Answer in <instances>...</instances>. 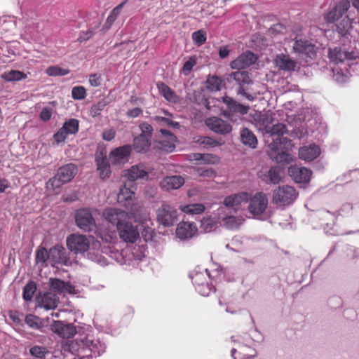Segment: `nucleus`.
I'll list each match as a JSON object with an SVG mask.
<instances>
[{
  "instance_id": "f257e3e1",
  "label": "nucleus",
  "mask_w": 359,
  "mask_h": 359,
  "mask_svg": "<svg viewBox=\"0 0 359 359\" xmlns=\"http://www.w3.org/2000/svg\"><path fill=\"white\" fill-rule=\"evenodd\" d=\"M78 172L77 167L73 163H68L60 167L54 177L47 182V187L53 190L60 188L71 182Z\"/></svg>"
},
{
  "instance_id": "f03ea898",
  "label": "nucleus",
  "mask_w": 359,
  "mask_h": 359,
  "mask_svg": "<svg viewBox=\"0 0 359 359\" xmlns=\"http://www.w3.org/2000/svg\"><path fill=\"white\" fill-rule=\"evenodd\" d=\"M298 196L296 189L288 185L278 187L273 191L272 203L278 206L292 204Z\"/></svg>"
},
{
  "instance_id": "7ed1b4c3",
  "label": "nucleus",
  "mask_w": 359,
  "mask_h": 359,
  "mask_svg": "<svg viewBox=\"0 0 359 359\" xmlns=\"http://www.w3.org/2000/svg\"><path fill=\"white\" fill-rule=\"evenodd\" d=\"M130 220L131 219H126L116 228V230L121 241L133 244L139 239L140 233L137 226Z\"/></svg>"
},
{
  "instance_id": "20e7f679",
  "label": "nucleus",
  "mask_w": 359,
  "mask_h": 359,
  "mask_svg": "<svg viewBox=\"0 0 359 359\" xmlns=\"http://www.w3.org/2000/svg\"><path fill=\"white\" fill-rule=\"evenodd\" d=\"M156 219L164 226H171L177 221V211L174 206L163 203L156 210Z\"/></svg>"
},
{
  "instance_id": "39448f33",
  "label": "nucleus",
  "mask_w": 359,
  "mask_h": 359,
  "mask_svg": "<svg viewBox=\"0 0 359 359\" xmlns=\"http://www.w3.org/2000/svg\"><path fill=\"white\" fill-rule=\"evenodd\" d=\"M76 226L85 232H91L96 229L95 220L88 208H81L75 213Z\"/></svg>"
},
{
  "instance_id": "423d86ee",
  "label": "nucleus",
  "mask_w": 359,
  "mask_h": 359,
  "mask_svg": "<svg viewBox=\"0 0 359 359\" xmlns=\"http://www.w3.org/2000/svg\"><path fill=\"white\" fill-rule=\"evenodd\" d=\"M68 249L75 254H83L89 249L90 242L88 238L81 234L72 233L67 238Z\"/></svg>"
},
{
  "instance_id": "0eeeda50",
  "label": "nucleus",
  "mask_w": 359,
  "mask_h": 359,
  "mask_svg": "<svg viewBox=\"0 0 359 359\" xmlns=\"http://www.w3.org/2000/svg\"><path fill=\"white\" fill-rule=\"evenodd\" d=\"M103 218L117 228L126 219H132V214L118 208H107L102 212Z\"/></svg>"
},
{
  "instance_id": "6e6552de",
  "label": "nucleus",
  "mask_w": 359,
  "mask_h": 359,
  "mask_svg": "<svg viewBox=\"0 0 359 359\" xmlns=\"http://www.w3.org/2000/svg\"><path fill=\"white\" fill-rule=\"evenodd\" d=\"M248 201V210L255 216L262 215L268 205V198L266 194L264 192L256 193L252 197H249Z\"/></svg>"
},
{
  "instance_id": "1a4fd4ad",
  "label": "nucleus",
  "mask_w": 359,
  "mask_h": 359,
  "mask_svg": "<svg viewBox=\"0 0 359 359\" xmlns=\"http://www.w3.org/2000/svg\"><path fill=\"white\" fill-rule=\"evenodd\" d=\"M79 129V122L76 118H70L65 121L61 128L53 135L57 143L65 142L69 135H75Z\"/></svg>"
},
{
  "instance_id": "9d476101",
  "label": "nucleus",
  "mask_w": 359,
  "mask_h": 359,
  "mask_svg": "<svg viewBox=\"0 0 359 359\" xmlns=\"http://www.w3.org/2000/svg\"><path fill=\"white\" fill-rule=\"evenodd\" d=\"M230 79L235 81L236 83L239 85L240 87L238 90V94L244 96L250 101L254 100L255 97L250 94L247 93L244 88L245 85H248L252 82L248 72L238 70L232 72L230 74Z\"/></svg>"
},
{
  "instance_id": "9b49d317",
  "label": "nucleus",
  "mask_w": 359,
  "mask_h": 359,
  "mask_svg": "<svg viewBox=\"0 0 359 359\" xmlns=\"http://www.w3.org/2000/svg\"><path fill=\"white\" fill-rule=\"evenodd\" d=\"M350 8L348 0H341L338 2L328 13H325L324 20L327 23H333L341 18Z\"/></svg>"
},
{
  "instance_id": "f8f14e48",
  "label": "nucleus",
  "mask_w": 359,
  "mask_h": 359,
  "mask_svg": "<svg viewBox=\"0 0 359 359\" xmlns=\"http://www.w3.org/2000/svg\"><path fill=\"white\" fill-rule=\"evenodd\" d=\"M293 51L296 53L305 55L313 59L316 55V47L310 41L296 38L292 46Z\"/></svg>"
},
{
  "instance_id": "ddd939ff",
  "label": "nucleus",
  "mask_w": 359,
  "mask_h": 359,
  "mask_svg": "<svg viewBox=\"0 0 359 359\" xmlns=\"http://www.w3.org/2000/svg\"><path fill=\"white\" fill-rule=\"evenodd\" d=\"M205 123L210 130L218 134L225 135L232 130L231 124L219 117L208 118Z\"/></svg>"
},
{
  "instance_id": "4468645a",
  "label": "nucleus",
  "mask_w": 359,
  "mask_h": 359,
  "mask_svg": "<svg viewBox=\"0 0 359 359\" xmlns=\"http://www.w3.org/2000/svg\"><path fill=\"white\" fill-rule=\"evenodd\" d=\"M288 175L297 183H309L311 180L312 171L305 167L294 165L288 168Z\"/></svg>"
},
{
  "instance_id": "2eb2a0df",
  "label": "nucleus",
  "mask_w": 359,
  "mask_h": 359,
  "mask_svg": "<svg viewBox=\"0 0 359 359\" xmlns=\"http://www.w3.org/2000/svg\"><path fill=\"white\" fill-rule=\"evenodd\" d=\"M257 61L256 55L251 51L247 50L233 60L230 66L238 70L244 69Z\"/></svg>"
},
{
  "instance_id": "dca6fc26",
  "label": "nucleus",
  "mask_w": 359,
  "mask_h": 359,
  "mask_svg": "<svg viewBox=\"0 0 359 359\" xmlns=\"http://www.w3.org/2000/svg\"><path fill=\"white\" fill-rule=\"evenodd\" d=\"M58 302V297L52 292L39 294L36 298V306L43 308L46 311L55 309L57 306Z\"/></svg>"
},
{
  "instance_id": "f3484780",
  "label": "nucleus",
  "mask_w": 359,
  "mask_h": 359,
  "mask_svg": "<svg viewBox=\"0 0 359 359\" xmlns=\"http://www.w3.org/2000/svg\"><path fill=\"white\" fill-rule=\"evenodd\" d=\"M131 149L132 147L129 144L118 147L110 152L109 159L113 164L123 163L128 161Z\"/></svg>"
},
{
  "instance_id": "a211bd4d",
  "label": "nucleus",
  "mask_w": 359,
  "mask_h": 359,
  "mask_svg": "<svg viewBox=\"0 0 359 359\" xmlns=\"http://www.w3.org/2000/svg\"><path fill=\"white\" fill-rule=\"evenodd\" d=\"M321 152V149L318 145L315 143L309 146H304L299 148L298 151L299 158L305 161H312L317 158Z\"/></svg>"
},
{
  "instance_id": "6ab92c4d",
  "label": "nucleus",
  "mask_w": 359,
  "mask_h": 359,
  "mask_svg": "<svg viewBox=\"0 0 359 359\" xmlns=\"http://www.w3.org/2000/svg\"><path fill=\"white\" fill-rule=\"evenodd\" d=\"M51 327L53 331L66 339L73 337L76 333L75 326L72 324H65L61 321H54Z\"/></svg>"
},
{
  "instance_id": "aec40b11",
  "label": "nucleus",
  "mask_w": 359,
  "mask_h": 359,
  "mask_svg": "<svg viewBox=\"0 0 359 359\" xmlns=\"http://www.w3.org/2000/svg\"><path fill=\"white\" fill-rule=\"evenodd\" d=\"M330 60L336 64L344 62L345 60H353L355 58L353 52H348L341 48L336 47L329 51Z\"/></svg>"
},
{
  "instance_id": "412c9836",
  "label": "nucleus",
  "mask_w": 359,
  "mask_h": 359,
  "mask_svg": "<svg viewBox=\"0 0 359 359\" xmlns=\"http://www.w3.org/2000/svg\"><path fill=\"white\" fill-rule=\"evenodd\" d=\"M197 232L194 222H183L178 224L176 234L180 239H187L193 237Z\"/></svg>"
},
{
  "instance_id": "4be33fe9",
  "label": "nucleus",
  "mask_w": 359,
  "mask_h": 359,
  "mask_svg": "<svg viewBox=\"0 0 359 359\" xmlns=\"http://www.w3.org/2000/svg\"><path fill=\"white\" fill-rule=\"evenodd\" d=\"M50 289L60 294H74L75 288L69 283H66L58 278H50Z\"/></svg>"
},
{
  "instance_id": "5701e85b",
  "label": "nucleus",
  "mask_w": 359,
  "mask_h": 359,
  "mask_svg": "<svg viewBox=\"0 0 359 359\" xmlns=\"http://www.w3.org/2000/svg\"><path fill=\"white\" fill-rule=\"evenodd\" d=\"M277 144L278 142L273 141V142L269 145L271 151L269 155L270 158L278 163H288L291 160L290 155L286 151H279Z\"/></svg>"
},
{
  "instance_id": "b1692460",
  "label": "nucleus",
  "mask_w": 359,
  "mask_h": 359,
  "mask_svg": "<svg viewBox=\"0 0 359 359\" xmlns=\"http://www.w3.org/2000/svg\"><path fill=\"white\" fill-rule=\"evenodd\" d=\"M184 184L183 177L179 175L167 176L160 182V186L165 190L177 189Z\"/></svg>"
},
{
  "instance_id": "393cba45",
  "label": "nucleus",
  "mask_w": 359,
  "mask_h": 359,
  "mask_svg": "<svg viewBox=\"0 0 359 359\" xmlns=\"http://www.w3.org/2000/svg\"><path fill=\"white\" fill-rule=\"evenodd\" d=\"M198 279H205V278L201 273H196L192 277L193 284L195 285L196 290L199 294L202 296L207 297L214 291V287L212 285L207 282L198 283Z\"/></svg>"
},
{
  "instance_id": "a878e982",
  "label": "nucleus",
  "mask_w": 359,
  "mask_h": 359,
  "mask_svg": "<svg viewBox=\"0 0 359 359\" xmlns=\"http://www.w3.org/2000/svg\"><path fill=\"white\" fill-rule=\"evenodd\" d=\"M248 199L249 194L243 191L226 196L224 199L223 203L226 207H233L234 209H236V207L238 206L243 202H248Z\"/></svg>"
},
{
  "instance_id": "bb28decb",
  "label": "nucleus",
  "mask_w": 359,
  "mask_h": 359,
  "mask_svg": "<svg viewBox=\"0 0 359 359\" xmlns=\"http://www.w3.org/2000/svg\"><path fill=\"white\" fill-rule=\"evenodd\" d=\"M223 102L226 104L227 108L231 113L245 115L248 114L250 106L240 104L233 100L231 97L225 96L223 97Z\"/></svg>"
},
{
  "instance_id": "cd10ccee",
  "label": "nucleus",
  "mask_w": 359,
  "mask_h": 359,
  "mask_svg": "<svg viewBox=\"0 0 359 359\" xmlns=\"http://www.w3.org/2000/svg\"><path fill=\"white\" fill-rule=\"evenodd\" d=\"M95 162L99 172V175L102 179L108 178L111 174L110 165L105 156L102 154H96Z\"/></svg>"
},
{
  "instance_id": "c85d7f7f",
  "label": "nucleus",
  "mask_w": 359,
  "mask_h": 359,
  "mask_svg": "<svg viewBox=\"0 0 359 359\" xmlns=\"http://www.w3.org/2000/svg\"><path fill=\"white\" fill-rule=\"evenodd\" d=\"M274 62L280 69L289 72L294 70L297 65V62L292 60L289 55L284 54L278 55Z\"/></svg>"
},
{
  "instance_id": "c756f323",
  "label": "nucleus",
  "mask_w": 359,
  "mask_h": 359,
  "mask_svg": "<svg viewBox=\"0 0 359 359\" xmlns=\"http://www.w3.org/2000/svg\"><path fill=\"white\" fill-rule=\"evenodd\" d=\"M126 175L129 180L133 182L138 179H147L149 174L144 169L143 165H136L127 170Z\"/></svg>"
},
{
  "instance_id": "7c9ffc66",
  "label": "nucleus",
  "mask_w": 359,
  "mask_h": 359,
  "mask_svg": "<svg viewBox=\"0 0 359 359\" xmlns=\"http://www.w3.org/2000/svg\"><path fill=\"white\" fill-rule=\"evenodd\" d=\"M151 146V139L144 135H140L133 140V147L137 153L147 152Z\"/></svg>"
},
{
  "instance_id": "2f4dec72",
  "label": "nucleus",
  "mask_w": 359,
  "mask_h": 359,
  "mask_svg": "<svg viewBox=\"0 0 359 359\" xmlns=\"http://www.w3.org/2000/svg\"><path fill=\"white\" fill-rule=\"evenodd\" d=\"M157 88L164 98L170 102L177 103L180 101L179 96L168 86L163 82L157 83Z\"/></svg>"
},
{
  "instance_id": "473e14b6",
  "label": "nucleus",
  "mask_w": 359,
  "mask_h": 359,
  "mask_svg": "<svg viewBox=\"0 0 359 359\" xmlns=\"http://www.w3.org/2000/svg\"><path fill=\"white\" fill-rule=\"evenodd\" d=\"M280 172L281 169L278 166L271 167L267 173L262 177V180L266 183L278 184L281 180Z\"/></svg>"
},
{
  "instance_id": "72a5a7b5",
  "label": "nucleus",
  "mask_w": 359,
  "mask_h": 359,
  "mask_svg": "<svg viewBox=\"0 0 359 359\" xmlns=\"http://www.w3.org/2000/svg\"><path fill=\"white\" fill-rule=\"evenodd\" d=\"M50 258L55 264L65 262L66 259L65 248L59 245L51 248L50 249Z\"/></svg>"
},
{
  "instance_id": "f704fd0d",
  "label": "nucleus",
  "mask_w": 359,
  "mask_h": 359,
  "mask_svg": "<svg viewBox=\"0 0 359 359\" xmlns=\"http://www.w3.org/2000/svg\"><path fill=\"white\" fill-rule=\"evenodd\" d=\"M241 139L245 145L251 148H255L257 144V140L255 134L247 128H243L241 132Z\"/></svg>"
},
{
  "instance_id": "c9c22d12",
  "label": "nucleus",
  "mask_w": 359,
  "mask_h": 359,
  "mask_svg": "<svg viewBox=\"0 0 359 359\" xmlns=\"http://www.w3.org/2000/svg\"><path fill=\"white\" fill-rule=\"evenodd\" d=\"M127 2H128L127 0L123 1L120 4L116 6L111 11V13L108 15V17H107V20L105 21V23L104 25V27L105 29H109L112 26V25L116 21V20L117 19V18L119 15V14L121 13L122 8L126 4Z\"/></svg>"
},
{
  "instance_id": "e433bc0d",
  "label": "nucleus",
  "mask_w": 359,
  "mask_h": 359,
  "mask_svg": "<svg viewBox=\"0 0 359 359\" xmlns=\"http://www.w3.org/2000/svg\"><path fill=\"white\" fill-rule=\"evenodd\" d=\"M244 219L241 217L226 216L223 218V226L229 230L237 229L243 224Z\"/></svg>"
},
{
  "instance_id": "4c0bfd02",
  "label": "nucleus",
  "mask_w": 359,
  "mask_h": 359,
  "mask_svg": "<svg viewBox=\"0 0 359 359\" xmlns=\"http://www.w3.org/2000/svg\"><path fill=\"white\" fill-rule=\"evenodd\" d=\"M1 78L6 81H19L27 78V74L19 70H11L5 72L1 75Z\"/></svg>"
},
{
  "instance_id": "58836bf2",
  "label": "nucleus",
  "mask_w": 359,
  "mask_h": 359,
  "mask_svg": "<svg viewBox=\"0 0 359 359\" xmlns=\"http://www.w3.org/2000/svg\"><path fill=\"white\" fill-rule=\"evenodd\" d=\"M264 130L266 133L270 134L271 136H282L284 134L287 133V129L285 124L278 123L273 125L272 126H266Z\"/></svg>"
},
{
  "instance_id": "ea45409f",
  "label": "nucleus",
  "mask_w": 359,
  "mask_h": 359,
  "mask_svg": "<svg viewBox=\"0 0 359 359\" xmlns=\"http://www.w3.org/2000/svg\"><path fill=\"white\" fill-rule=\"evenodd\" d=\"M135 197V192L130 189L126 187V185L123 188L121 189L118 194V201L119 203L126 202L124 205H129V203L126 202L131 201Z\"/></svg>"
},
{
  "instance_id": "a19ab883",
  "label": "nucleus",
  "mask_w": 359,
  "mask_h": 359,
  "mask_svg": "<svg viewBox=\"0 0 359 359\" xmlns=\"http://www.w3.org/2000/svg\"><path fill=\"white\" fill-rule=\"evenodd\" d=\"M194 142L198 143L205 148H213L220 145L217 140L207 136H199L195 137Z\"/></svg>"
},
{
  "instance_id": "79ce46f5",
  "label": "nucleus",
  "mask_w": 359,
  "mask_h": 359,
  "mask_svg": "<svg viewBox=\"0 0 359 359\" xmlns=\"http://www.w3.org/2000/svg\"><path fill=\"white\" fill-rule=\"evenodd\" d=\"M176 137L175 135H170V138H164L159 141L160 148L167 152H172L175 148V142Z\"/></svg>"
},
{
  "instance_id": "37998d69",
  "label": "nucleus",
  "mask_w": 359,
  "mask_h": 359,
  "mask_svg": "<svg viewBox=\"0 0 359 359\" xmlns=\"http://www.w3.org/2000/svg\"><path fill=\"white\" fill-rule=\"evenodd\" d=\"M337 27L338 32L341 35L346 36L348 34L349 30L352 28V22L351 19L348 16H346L337 25Z\"/></svg>"
},
{
  "instance_id": "c03bdc74",
  "label": "nucleus",
  "mask_w": 359,
  "mask_h": 359,
  "mask_svg": "<svg viewBox=\"0 0 359 359\" xmlns=\"http://www.w3.org/2000/svg\"><path fill=\"white\" fill-rule=\"evenodd\" d=\"M205 208L201 203L189 204L182 208V210L187 214H201L204 212Z\"/></svg>"
},
{
  "instance_id": "a18cd8bd",
  "label": "nucleus",
  "mask_w": 359,
  "mask_h": 359,
  "mask_svg": "<svg viewBox=\"0 0 359 359\" xmlns=\"http://www.w3.org/2000/svg\"><path fill=\"white\" fill-rule=\"evenodd\" d=\"M36 290L34 282L29 281L23 288L22 297L25 301H31Z\"/></svg>"
},
{
  "instance_id": "49530a36",
  "label": "nucleus",
  "mask_w": 359,
  "mask_h": 359,
  "mask_svg": "<svg viewBox=\"0 0 359 359\" xmlns=\"http://www.w3.org/2000/svg\"><path fill=\"white\" fill-rule=\"evenodd\" d=\"M222 81L217 76H210L206 81V86L210 91H217L220 90Z\"/></svg>"
},
{
  "instance_id": "de8ad7c7",
  "label": "nucleus",
  "mask_w": 359,
  "mask_h": 359,
  "mask_svg": "<svg viewBox=\"0 0 359 359\" xmlns=\"http://www.w3.org/2000/svg\"><path fill=\"white\" fill-rule=\"evenodd\" d=\"M107 104L108 102L105 99L100 100L90 107V115L93 117L97 116Z\"/></svg>"
},
{
  "instance_id": "09e8293b",
  "label": "nucleus",
  "mask_w": 359,
  "mask_h": 359,
  "mask_svg": "<svg viewBox=\"0 0 359 359\" xmlns=\"http://www.w3.org/2000/svg\"><path fill=\"white\" fill-rule=\"evenodd\" d=\"M192 40L193 42L198 46H200L205 43L207 37H206V32L204 29H199L196 32H194L192 34Z\"/></svg>"
},
{
  "instance_id": "8fccbe9b",
  "label": "nucleus",
  "mask_w": 359,
  "mask_h": 359,
  "mask_svg": "<svg viewBox=\"0 0 359 359\" xmlns=\"http://www.w3.org/2000/svg\"><path fill=\"white\" fill-rule=\"evenodd\" d=\"M69 73V69L58 66H50L46 69V74L50 76H65Z\"/></svg>"
},
{
  "instance_id": "3c124183",
  "label": "nucleus",
  "mask_w": 359,
  "mask_h": 359,
  "mask_svg": "<svg viewBox=\"0 0 359 359\" xmlns=\"http://www.w3.org/2000/svg\"><path fill=\"white\" fill-rule=\"evenodd\" d=\"M25 323L33 329H39L41 327V322L39 318L32 314L26 316Z\"/></svg>"
},
{
  "instance_id": "603ef678",
  "label": "nucleus",
  "mask_w": 359,
  "mask_h": 359,
  "mask_svg": "<svg viewBox=\"0 0 359 359\" xmlns=\"http://www.w3.org/2000/svg\"><path fill=\"white\" fill-rule=\"evenodd\" d=\"M86 96V90L83 86H75L72 90V97L74 100H83Z\"/></svg>"
},
{
  "instance_id": "864d4df0",
  "label": "nucleus",
  "mask_w": 359,
  "mask_h": 359,
  "mask_svg": "<svg viewBox=\"0 0 359 359\" xmlns=\"http://www.w3.org/2000/svg\"><path fill=\"white\" fill-rule=\"evenodd\" d=\"M50 258V250L48 252L45 248H40L36 254V262L37 263L45 264Z\"/></svg>"
},
{
  "instance_id": "5fc2aeb1",
  "label": "nucleus",
  "mask_w": 359,
  "mask_h": 359,
  "mask_svg": "<svg viewBox=\"0 0 359 359\" xmlns=\"http://www.w3.org/2000/svg\"><path fill=\"white\" fill-rule=\"evenodd\" d=\"M29 353L36 358H42L48 353V351L46 347L34 346L29 349Z\"/></svg>"
},
{
  "instance_id": "6e6d98bb",
  "label": "nucleus",
  "mask_w": 359,
  "mask_h": 359,
  "mask_svg": "<svg viewBox=\"0 0 359 359\" xmlns=\"http://www.w3.org/2000/svg\"><path fill=\"white\" fill-rule=\"evenodd\" d=\"M196 64V60L195 57H191L183 65V67L182 69V73L187 76L190 74L191 71L192 70L194 66H195Z\"/></svg>"
},
{
  "instance_id": "4d7b16f0",
  "label": "nucleus",
  "mask_w": 359,
  "mask_h": 359,
  "mask_svg": "<svg viewBox=\"0 0 359 359\" xmlns=\"http://www.w3.org/2000/svg\"><path fill=\"white\" fill-rule=\"evenodd\" d=\"M155 121L162 126H168L169 127L178 128L179 123L177 122H175L168 118L162 117V116H155Z\"/></svg>"
},
{
  "instance_id": "13d9d810",
  "label": "nucleus",
  "mask_w": 359,
  "mask_h": 359,
  "mask_svg": "<svg viewBox=\"0 0 359 359\" xmlns=\"http://www.w3.org/2000/svg\"><path fill=\"white\" fill-rule=\"evenodd\" d=\"M198 174L200 177H204V178H214L217 173L216 171L212 168H208V169H198Z\"/></svg>"
},
{
  "instance_id": "bf43d9fd",
  "label": "nucleus",
  "mask_w": 359,
  "mask_h": 359,
  "mask_svg": "<svg viewBox=\"0 0 359 359\" xmlns=\"http://www.w3.org/2000/svg\"><path fill=\"white\" fill-rule=\"evenodd\" d=\"M140 128L142 132L140 135H144L147 136V138L151 139L153 132V128L150 124L147 123H142L140 125Z\"/></svg>"
},
{
  "instance_id": "052dcab7",
  "label": "nucleus",
  "mask_w": 359,
  "mask_h": 359,
  "mask_svg": "<svg viewBox=\"0 0 359 359\" xmlns=\"http://www.w3.org/2000/svg\"><path fill=\"white\" fill-rule=\"evenodd\" d=\"M8 316L11 320L15 324H20L22 321L23 314L15 310H11L8 312Z\"/></svg>"
},
{
  "instance_id": "680f3d73",
  "label": "nucleus",
  "mask_w": 359,
  "mask_h": 359,
  "mask_svg": "<svg viewBox=\"0 0 359 359\" xmlns=\"http://www.w3.org/2000/svg\"><path fill=\"white\" fill-rule=\"evenodd\" d=\"M93 36V32L91 29L83 31L79 34L78 41L79 42L86 41Z\"/></svg>"
},
{
  "instance_id": "e2e57ef3",
  "label": "nucleus",
  "mask_w": 359,
  "mask_h": 359,
  "mask_svg": "<svg viewBox=\"0 0 359 359\" xmlns=\"http://www.w3.org/2000/svg\"><path fill=\"white\" fill-rule=\"evenodd\" d=\"M201 226H203L206 231H211L214 226V221L210 217L203 218L201 220Z\"/></svg>"
},
{
  "instance_id": "0e129e2a",
  "label": "nucleus",
  "mask_w": 359,
  "mask_h": 359,
  "mask_svg": "<svg viewBox=\"0 0 359 359\" xmlns=\"http://www.w3.org/2000/svg\"><path fill=\"white\" fill-rule=\"evenodd\" d=\"M89 83L93 87H97L101 84V78L96 74H91L89 76Z\"/></svg>"
},
{
  "instance_id": "69168bd1",
  "label": "nucleus",
  "mask_w": 359,
  "mask_h": 359,
  "mask_svg": "<svg viewBox=\"0 0 359 359\" xmlns=\"http://www.w3.org/2000/svg\"><path fill=\"white\" fill-rule=\"evenodd\" d=\"M116 131L111 128L109 130H106L102 133V138L106 141H111L115 137Z\"/></svg>"
},
{
  "instance_id": "338daca9",
  "label": "nucleus",
  "mask_w": 359,
  "mask_h": 359,
  "mask_svg": "<svg viewBox=\"0 0 359 359\" xmlns=\"http://www.w3.org/2000/svg\"><path fill=\"white\" fill-rule=\"evenodd\" d=\"M51 118V111L49 108H43L40 113V118L43 121H47Z\"/></svg>"
},
{
  "instance_id": "774afa93",
  "label": "nucleus",
  "mask_w": 359,
  "mask_h": 359,
  "mask_svg": "<svg viewBox=\"0 0 359 359\" xmlns=\"http://www.w3.org/2000/svg\"><path fill=\"white\" fill-rule=\"evenodd\" d=\"M142 109L140 107L133 108L127 111V116L132 118L138 117L142 114Z\"/></svg>"
}]
</instances>
